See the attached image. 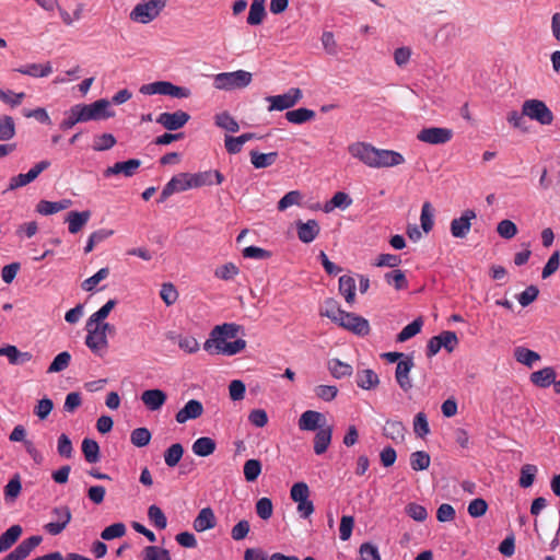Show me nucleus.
<instances>
[{"instance_id": "obj_1", "label": "nucleus", "mask_w": 560, "mask_h": 560, "mask_svg": "<svg viewBox=\"0 0 560 560\" xmlns=\"http://www.w3.org/2000/svg\"><path fill=\"white\" fill-rule=\"evenodd\" d=\"M252 73L245 70L222 72L214 77L213 85L218 90L232 91L248 86L252 82Z\"/></svg>"}, {"instance_id": "obj_2", "label": "nucleus", "mask_w": 560, "mask_h": 560, "mask_svg": "<svg viewBox=\"0 0 560 560\" xmlns=\"http://www.w3.org/2000/svg\"><path fill=\"white\" fill-rule=\"evenodd\" d=\"M51 521L46 523L43 528L51 536L60 535L69 525L72 518L71 510L68 505L55 506L50 512Z\"/></svg>"}, {"instance_id": "obj_3", "label": "nucleus", "mask_w": 560, "mask_h": 560, "mask_svg": "<svg viewBox=\"0 0 560 560\" xmlns=\"http://www.w3.org/2000/svg\"><path fill=\"white\" fill-rule=\"evenodd\" d=\"M166 0H147L137 4L130 13L133 21L149 23L153 21L165 7Z\"/></svg>"}, {"instance_id": "obj_4", "label": "nucleus", "mask_w": 560, "mask_h": 560, "mask_svg": "<svg viewBox=\"0 0 560 560\" xmlns=\"http://www.w3.org/2000/svg\"><path fill=\"white\" fill-rule=\"evenodd\" d=\"M109 102L105 98L95 101L92 104H77L82 121L98 120L102 118H110L114 112L108 110Z\"/></svg>"}, {"instance_id": "obj_5", "label": "nucleus", "mask_w": 560, "mask_h": 560, "mask_svg": "<svg viewBox=\"0 0 560 560\" xmlns=\"http://www.w3.org/2000/svg\"><path fill=\"white\" fill-rule=\"evenodd\" d=\"M523 115L541 125H551L555 117L548 106L540 100H527L523 103Z\"/></svg>"}, {"instance_id": "obj_6", "label": "nucleus", "mask_w": 560, "mask_h": 560, "mask_svg": "<svg viewBox=\"0 0 560 560\" xmlns=\"http://www.w3.org/2000/svg\"><path fill=\"white\" fill-rule=\"evenodd\" d=\"M303 97L299 88H292L281 95L268 96L266 101L270 103L268 110H284L293 107Z\"/></svg>"}, {"instance_id": "obj_7", "label": "nucleus", "mask_w": 560, "mask_h": 560, "mask_svg": "<svg viewBox=\"0 0 560 560\" xmlns=\"http://www.w3.org/2000/svg\"><path fill=\"white\" fill-rule=\"evenodd\" d=\"M337 324L340 327L362 337L368 336L371 330L368 319L354 313H349L346 311L342 314V316L339 317Z\"/></svg>"}, {"instance_id": "obj_8", "label": "nucleus", "mask_w": 560, "mask_h": 560, "mask_svg": "<svg viewBox=\"0 0 560 560\" xmlns=\"http://www.w3.org/2000/svg\"><path fill=\"white\" fill-rule=\"evenodd\" d=\"M188 179L185 184L186 187L199 188L202 186H211L213 184L220 185L224 180L223 174L218 171H205L195 174L188 173Z\"/></svg>"}, {"instance_id": "obj_9", "label": "nucleus", "mask_w": 560, "mask_h": 560, "mask_svg": "<svg viewBox=\"0 0 560 560\" xmlns=\"http://www.w3.org/2000/svg\"><path fill=\"white\" fill-rule=\"evenodd\" d=\"M349 153L369 167L375 168L377 149L370 143L357 142L349 145Z\"/></svg>"}, {"instance_id": "obj_10", "label": "nucleus", "mask_w": 560, "mask_h": 560, "mask_svg": "<svg viewBox=\"0 0 560 560\" xmlns=\"http://www.w3.org/2000/svg\"><path fill=\"white\" fill-rule=\"evenodd\" d=\"M349 153L369 167L375 168L377 149L370 143L357 142L349 145Z\"/></svg>"}, {"instance_id": "obj_11", "label": "nucleus", "mask_w": 560, "mask_h": 560, "mask_svg": "<svg viewBox=\"0 0 560 560\" xmlns=\"http://www.w3.org/2000/svg\"><path fill=\"white\" fill-rule=\"evenodd\" d=\"M453 137V131L448 128L431 127L423 128L417 136L419 141L430 144H443Z\"/></svg>"}, {"instance_id": "obj_12", "label": "nucleus", "mask_w": 560, "mask_h": 560, "mask_svg": "<svg viewBox=\"0 0 560 560\" xmlns=\"http://www.w3.org/2000/svg\"><path fill=\"white\" fill-rule=\"evenodd\" d=\"M86 330L85 345L93 353L103 357L108 348L107 337L95 325L86 327Z\"/></svg>"}, {"instance_id": "obj_13", "label": "nucleus", "mask_w": 560, "mask_h": 560, "mask_svg": "<svg viewBox=\"0 0 560 560\" xmlns=\"http://www.w3.org/2000/svg\"><path fill=\"white\" fill-rule=\"evenodd\" d=\"M415 366L413 359L411 355L405 357L397 363L395 371V378L399 387L404 392H408L412 388V383L409 377L411 369Z\"/></svg>"}, {"instance_id": "obj_14", "label": "nucleus", "mask_w": 560, "mask_h": 560, "mask_svg": "<svg viewBox=\"0 0 560 560\" xmlns=\"http://www.w3.org/2000/svg\"><path fill=\"white\" fill-rule=\"evenodd\" d=\"M476 219L474 210H465L459 218L451 222V233L454 237L464 238L470 231L471 220Z\"/></svg>"}, {"instance_id": "obj_15", "label": "nucleus", "mask_w": 560, "mask_h": 560, "mask_svg": "<svg viewBox=\"0 0 560 560\" xmlns=\"http://www.w3.org/2000/svg\"><path fill=\"white\" fill-rule=\"evenodd\" d=\"M190 116L183 110H176L174 113H162L156 118V122L162 125L167 130H177L186 125Z\"/></svg>"}, {"instance_id": "obj_16", "label": "nucleus", "mask_w": 560, "mask_h": 560, "mask_svg": "<svg viewBox=\"0 0 560 560\" xmlns=\"http://www.w3.org/2000/svg\"><path fill=\"white\" fill-rule=\"evenodd\" d=\"M140 165L141 161L138 159H130L128 161L117 162L113 166H108L103 172V175L105 177H110L114 175L122 174L126 177H130L137 172Z\"/></svg>"}, {"instance_id": "obj_17", "label": "nucleus", "mask_w": 560, "mask_h": 560, "mask_svg": "<svg viewBox=\"0 0 560 560\" xmlns=\"http://www.w3.org/2000/svg\"><path fill=\"white\" fill-rule=\"evenodd\" d=\"M187 180H189L188 173H180L172 177V179L164 186L158 201L164 202L174 192L190 189V187H186L185 185Z\"/></svg>"}, {"instance_id": "obj_18", "label": "nucleus", "mask_w": 560, "mask_h": 560, "mask_svg": "<svg viewBox=\"0 0 560 560\" xmlns=\"http://www.w3.org/2000/svg\"><path fill=\"white\" fill-rule=\"evenodd\" d=\"M203 413V406L199 400L190 399L176 415L178 423H185L188 420L197 419Z\"/></svg>"}, {"instance_id": "obj_19", "label": "nucleus", "mask_w": 560, "mask_h": 560, "mask_svg": "<svg viewBox=\"0 0 560 560\" xmlns=\"http://www.w3.org/2000/svg\"><path fill=\"white\" fill-rule=\"evenodd\" d=\"M405 162V158L396 151L377 149L375 168L392 167L400 165Z\"/></svg>"}, {"instance_id": "obj_20", "label": "nucleus", "mask_w": 560, "mask_h": 560, "mask_svg": "<svg viewBox=\"0 0 560 560\" xmlns=\"http://www.w3.org/2000/svg\"><path fill=\"white\" fill-rule=\"evenodd\" d=\"M167 399V395L162 389H147L141 395V400L144 406L151 410L155 411L162 408Z\"/></svg>"}, {"instance_id": "obj_21", "label": "nucleus", "mask_w": 560, "mask_h": 560, "mask_svg": "<svg viewBox=\"0 0 560 560\" xmlns=\"http://www.w3.org/2000/svg\"><path fill=\"white\" fill-rule=\"evenodd\" d=\"M298 237L303 243L313 242L319 234L320 228L316 220H308L307 222H296Z\"/></svg>"}, {"instance_id": "obj_22", "label": "nucleus", "mask_w": 560, "mask_h": 560, "mask_svg": "<svg viewBox=\"0 0 560 560\" xmlns=\"http://www.w3.org/2000/svg\"><path fill=\"white\" fill-rule=\"evenodd\" d=\"M217 525V518L211 508H203L194 520L192 526L196 532L212 529Z\"/></svg>"}, {"instance_id": "obj_23", "label": "nucleus", "mask_w": 560, "mask_h": 560, "mask_svg": "<svg viewBox=\"0 0 560 560\" xmlns=\"http://www.w3.org/2000/svg\"><path fill=\"white\" fill-rule=\"evenodd\" d=\"M322 420H324V416L320 412L307 410L300 417L299 428L303 431H314L324 428L320 423Z\"/></svg>"}, {"instance_id": "obj_24", "label": "nucleus", "mask_w": 560, "mask_h": 560, "mask_svg": "<svg viewBox=\"0 0 560 560\" xmlns=\"http://www.w3.org/2000/svg\"><path fill=\"white\" fill-rule=\"evenodd\" d=\"M91 218V211L85 210L82 212L70 211L67 214L66 221L69 223V232L71 234L79 233Z\"/></svg>"}, {"instance_id": "obj_25", "label": "nucleus", "mask_w": 560, "mask_h": 560, "mask_svg": "<svg viewBox=\"0 0 560 560\" xmlns=\"http://www.w3.org/2000/svg\"><path fill=\"white\" fill-rule=\"evenodd\" d=\"M332 427L320 428L314 438V452L317 455L324 454L330 445Z\"/></svg>"}, {"instance_id": "obj_26", "label": "nucleus", "mask_w": 560, "mask_h": 560, "mask_svg": "<svg viewBox=\"0 0 560 560\" xmlns=\"http://www.w3.org/2000/svg\"><path fill=\"white\" fill-rule=\"evenodd\" d=\"M556 376L557 374L555 369L547 366L539 371L533 372L530 374V381L534 385L546 388L555 382Z\"/></svg>"}, {"instance_id": "obj_27", "label": "nucleus", "mask_w": 560, "mask_h": 560, "mask_svg": "<svg viewBox=\"0 0 560 560\" xmlns=\"http://www.w3.org/2000/svg\"><path fill=\"white\" fill-rule=\"evenodd\" d=\"M215 348L218 352L234 355L246 348V341L244 339H236L234 341H225L223 338L215 339Z\"/></svg>"}, {"instance_id": "obj_28", "label": "nucleus", "mask_w": 560, "mask_h": 560, "mask_svg": "<svg viewBox=\"0 0 560 560\" xmlns=\"http://www.w3.org/2000/svg\"><path fill=\"white\" fill-rule=\"evenodd\" d=\"M23 529L20 525H12L0 536V552L10 549L22 535Z\"/></svg>"}, {"instance_id": "obj_29", "label": "nucleus", "mask_w": 560, "mask_h": 560, "mask_svg": "<svg viewBox=\"0 0 560 560\" xmlns=\"http://www.w3.org/2000/svg\"><path fill=\"white\" fill-rule=\"evenodd\" d=\"M357 384L362 389L370 390L380 384V378L373 370L365 369L357 373Z\"/></svg>"}, {"instance_id": "obj_30", "label": "nucleus", "mask_w": 560, "mask_h": 560, "mask_svg": "<svg viewBox=\"0 0 560 560\" xmlns=\"http://www.w3.org/2000/svg\"><path fill=\"white\" fill-rule=\"evenodd\" d=\"M405 432L406 428L401 421L388 420L383 428L384 435L395 442L404 441Z\"/></svg>"}, {"instance_id": "obj_31", "label": "nucleus", "mask_w": 560, "mask_h": 560, "mask_svg": "<svg viewBox=\"0 0 560 560\" xmlns=\"http://www.w3.org/2000/svg\"><path fill=\"white\" fill-rule=\"evenodd\" d=\"M215 441L208 436L197 439L192 444V452L200 457H207L215 451Z\"/></svg>"}, {"instance_id": "obj_32", "label": "nucleus", "mask_w": 560, "mask_h": 560, "mask_svg": "<svg viewBox=\"0 0 560 560\" xmlns=\"http://www.w3.org/2000/svg\"><path fill=\"white\" fill-rule=\"evenodd\" d=\"M250 162L255 168H266L271 166L277 158L278 152L260 153L258 151H250Z\"/></svg>"}, {"instance_id": "obj_33", "label": "nucleus", "mask_w": 560, "mask_h": 560, "mask_svg": "<svg viewBox=\"0 0 560 560\" xmlns=\"http://www.w3.org/2000/svg\"><path fill=\"white\" fill-rule=\"evenodd\" d=\"M339 292L345 296L347 303L352 304L355 300V281L351 276L339 278Z\"/></svg>"}, {"instance_id": "obj_34", "label": "nucleus", "mask_w": 560, "mask_h": 560, "mask_svg": "<svg viewBox=\"0 0 560 560\" xmlns=\"http://www.w3.org/2000/svg\"><path fill=\"white\" fill-rule=\"evenodd\" d=\"M70 206H71V200H69V199H63L58 202L42 200L37 205V212L48 215V214H54L61 210H65V209L69 208Z\"/></svg>"}, {"instance_id": "obj_35", "label": "nucleus", "mask_w": 560, "mask_h": 560, "mask_svg": "<svg viewBox=\"0 0 560 560\" xmlns=\"http://www.w3.org/2000/svg\"><path fill=\"white\" fill-rule=\"evenodd\" d=\"M343 313L345 311L340 308L338 302L332 298L327 299L324 302V307L319 311L320 316L328 317L336 324Z\"/></svg>"}, {"instance_id": "obj_36", "label": "nucleus", "mask_w": 560, "mask_h": 560, "mask_svg": "<svg viewBox=\"0 0 560 560\" xmlns=\"http://www.w3.org/2000/svg\"><path fill=\"white\" fill-rule=\"evenodd\" d=\"M82 452L84 458L90 464H95L100 462V446L95 440L84 439L82 442Z\"/></svg>"}, {"instance_id": "obj_37", "label": "nucleus", "mask_w": 560, "mask_h": 560, "mask_svg": "<svg viewBox=\"0 0 560 560\" xmlns=\"http://www.w3.org/2000/svg\"><path fill=\"white\" fill-rule=\"evenodd\" d=\"M265 15V0H253L247 16V23L250 25H259Z\"/></svg>"}, {"instance_id": "obj_38", "label": "nucleus", "mask_w": 560, "mask_h": 560, "mask_svg": "<svg viewBox=\"0 0 560 560\" xmlns=\"http://www.w3.org/2000/svg\"><path fill=\"white\" fill-rule=\"evenodd\" d=\"M35 549V535L23 540L9 555L12 560H24Z\"/></svg>"}, {"instance_id": "obj_39", "label": "nucleus", "mask_w": 560, "mask_h": 560, "mask_svg": "<svg viewBox=\"0 0 560 560\" xmlns=\"http://www.w3.org/2000/svg\"><path fill=\"white\" fill-rule=\"evenodd\" d=\"M315 117V112L308 108H298L285 113L288 121L296 125L304 124Z\"/></svg>"}, {"instance_id": "obj_40", "label": "nucleus", "mask_w": 560, "mask_h": 560, "mask_svg": "<svg viewBox=\"0 0 560 560\" xmlns=\"http://www.w3.org/2000/svg\"><path fill=\"white\" fill-rule=\"evenodd\" d=\"M240 329V325L225 323L223 325L215 326L211 331V337L214 339L223 338L224 340L226 338L233 339L237 336Z\"/></svg>"}, {"instance_id": "obj_41", "label": "nucleus", "mask_w": 560, "mask_h": 560, "mask_svg": "<svg viewBox=\"0 0 560 560\" xmlns=\"http://www.w3.org/2000/svg\"><path fill=\"white\" fill-rule=\"evenodd\" d=\"M183 454V445L180 443H174L164 452V462L168 467H175L182 459Z\"/></svg>"}, {"instance_id": "obj_42", "label": "nucleus", "mask_w": 560, "mask_h": 560, "mask_svg": "<svg viewBox=\"0 0 560 560\" xmlns=\"http://www.w3.org/2000/svg\"><path fill=\"white\" fill-rule=\"evenodd\" d=\"M328 369H329L331 375L336 378L350 376L353 372V369L350 364L345 363L338 359L330 360L328 362Z\"/></svg>"}, {"instance_id": "obj_43", "label": "nucleus", "mask_w": 560, "mask_h": 560, "mask_svg": "<svg viewBox=\"0 0 560 560\" xmlns=\"http://www.w3.org/2000/svg\"><path fill=\"white\" fill-rule=\"evenodd\" d=\"M430 462V455L424 451H417L410 455V466L416 471L428 469Z\"/></svg>"}, {"instance_id": "obj_44", "label": "nucleus", "mask_w": 560, "mask_h": 560, "mask_svg": "<svg viewBox=\"0 0 560 560\" xmlns=\"http://www.w3.org/2000/svg\"><path fill=\"white\" fill-rule=\"evenodd\" d=\"M142 556V560H171L170 551L158 546L144 547Z\"/></svg>"}, {"instance_id": "obj_45", "label": "nucleus", "mask_w": 560, "mask_h": 560, "mask_svg": "<svg viewBox=\"0 0 560 560\" xmlns=\"http://www.w3.org/2000/svg\"><path fill=\"white\" fill-rule=\"evenodd\" d=\"M385 281L389 285H394L396 290H404L408 287V280L405 273L399 269L385 273Z\"/></svg>"}, {"instance_id": "obj_46", "label": "nucleus", "mask_w": 560, "mask_h": 560, "mask_svg": "<svg viewBox=\"0 0 560 560\" xmlns=\"http://www.w3.org/2000/svg\"><path fill=\"white\" fill-rule=\"evenodd\" d=\"M514 357L517 362L527 366H532L534 362L540 359V355L537 352L524 347L516 348L514 351Z\"/></svg>"}, {"instance_id": "obj_47", "label": "nucleus", "mask_w": 560, "mask_h": 560, "mask_svg": "<svg viewBox=\"0 0 560 560\" xmlns=\"http://www.w3.org/2000/svg\"><path fill=\"white\" fill-rule=\"evenodd\" d=\"M148 517L151 523L158 528V529H165L167 526V520L163 511L160 506L153 504L150 505L148 509Z\"/></svg>"}, {"instance_id": "obj_48", "label": "nucleus", "mask_w": 560, "mask_h": 560, "mask_svg": "<svg viewBox=\"0 0 560 560\" xmlns=\"http://www.w3.org/2000/svg\"><path fill=\"white\" fill-rule=\"evenodd\" d=\"M215 125L230 132H237L240 129L238 122L228 112L215 116Z\"/></svg>"}, {"instance_id": "obj_49", "label": "nucleus", "mask_w": 560, "mask_h": 560, "mask_svg": "<svg viewBox=\"0 0 560 560\" xmlns=\"http://www.w3.org/2000/svg\"><path fill=\"white\" fill-rule=\"evenodd\" d=\"M244 477L247 482L255 481L261 472V463L258 459H248L244 464Z\"/></svg>"}, {"instance_id": "obj_50", "label": "nucleus", "mask_w": 560, "mask_h": 560, "mask_svg": "<svg viewBox=\"0 0 560 560\" xmlns=\"http://www.w3.org/2000/svg\"><path fill=\"white\" fill-rule=\"evenodd\" d=\"M537 467L533 464H525L521 468V477L518 483L522 488H529L535 480Z\"/></svg>"}, {"instance_id": "obj_51", "label": "nucleus", "mask_w": 560, "mask_h": 560, "mask_svg": "<svg viewBox=\"0 0 560 560\" xmlns=\"http://www.w3.org/2000/svg\"><path fill=\"white\" fill-rule=\"evenodd\" d=\"M422 319L421 317L415 319L412 323L408 324L406 327L402 328V330L397 335V341L404 342L417 334L420 332L422 327Z\"/></svg>"}, {"instance_id": "obj_52", "label": "nucleus", "mask_w": 560, "mask_h": 560, "mask_svg": "<svg viewBox=\"0 0 560 560\" xmlns=\"http://www.w3.org/2000/svg\"><path fill=\"white\" fill-rule=\"evenodd\" d=\"M116 303V300L107 301L97 312L91 315L86 322V327H92L94 323L103 322L115 307Z\"/></svg>"}, {"instance_id": "obj_53", "label": "nucleus", "mask_w": 560, "mask_h": 560, "mask_svg": "<svg viewBox=\"0 0 560 560\" xmlns=\"http://www.w3.org/2000/svg\"><path fill=\"white\" fill-rule=\"evenodd\" d=\"M71 361V354L68 351L60 352L56 355L49 365L47 373H58L66 370Z\"/></svg>"}, {"instance_id": "obj_54", "label": "nucleus", "mask_w": 560, "mask_h": 560, "mask_svg": "<svg viewBox=\"0 0 560 560\" xmlns=\"http://www.w3.org/2000/svg\"><path fill=\"white\" fill-rule=\"evenodd\" d=\"M130 441L137 447H144L151 441V432L147 428H137L131 432Z\"/></svg>"}, {"instance_id": "obj_55", "label": "nucleus", "mask_w": 560, "mask_h": 560, "mask_svg": "<svg viewBox=\"0 0 560 560\" xmlns=\"http://www.w3.org/2000/svg\"><path fill=\"white\" fill-rule=\"evenodd\" d=\"M517 231L516 224L509 219L500 221L497 225L498 234L505 240L513 238L517 234Z\"/></svg>"}, {"instance_id": "obj_56", "label": "nucleus", "mask_w": 560, "mask_h": 560, "mask_svg": "<svg viewBox=\"0 0 560 560\" xmlns=\"http://www.w3.org/2000/svg\"><path fill=\"white\" fill-rule=\"evenodd\" d=\"M420 221H421L422 230L425 233H429L432 230L433 224H434V221H433V209H432V206H431V203L429 201H425L422 205Z\"/></svg>"}, {"instance_id": "obj_57", "label": "nucleus", "mask_w": 560, "mask_h": 560, "mask_svg": "<svg viewBox=\"0 0 560 560\" xmlns=\"http://www.w3.org/2000/svg\"><path fill=\"white\" fill-rule=\"evenodd\" d=\"M413 431L417 436L424 438L430 433V427L424 412H418L413 419Z\"/></svg>"}, {"instance_id": "obj_58", "label": "nucleus", "mask_w": 560, "mask_h": 560, "mask_svg": "<svg viewBox=\"0 0 560 560\" xmlns=\"http://www.w3.org/2000/svg\"><path fill=\"white\" fill-rule=\"evenodd\" d=\"M108 275H109L108 268H101L95 275L85 279L82 282L81 287L84 291L90 292L96 287V284H98L102 280L107 278Z\"/></svg>"}, {"instance_id": "obj_59", "label": "nucleus", "mask_w": 560, "mask_h": 560, "mask_svg": "<svg viewBox=\"0 0 560 560\" xmlns=\"http://www.w3.org/2000/svg\"><path fill=\"white\" fill-rule=\"evenodd\" d=\"M167 81H156L153 83L144 84L140 88V93L144 95L161 94L166 95L167 93Z\"/></svg>"}, {"instance_id": "obj_60", "label": "nucleus", "mask_w": 560, "mask_h": 560, "mask_svg": "<svg viewBox=\"0 0 560 560\" xmlns=\"http://www.w3.org/2000/svg\"><path fill=\"white\" fill-rule=\"evenodd\" d=\"M436 337L441 348L443 347L447 352H452L458 345V338L454 331H442Z\"/></svg>"}, {"instance_id": "obj_61", "label": "nucleus", "mask_w": 560, "mask_h": 560, "mask_svg": "<svg viewBox=\"0 0 560 560\" xmlns=\"http://www.w3.org/2000/svg\"><path fill=\"white\" fill-rule=\"evenodd\" d=\"M126 534V526L124 523H114L107 526L101 534L104 540H112L114 538L122 537Z\"/></svg>"}, {"instance_id": "obj_62", "label": "nucleus", "mask_w": 560, "mask_h": 560, "mask_svg": "<svg viewBox=\"0 0 560 560\" xmlns=\"http://www.w3.org/2000/svg\"><path fill=\"white\" fill-rule=\"evenodd\" d=\"M273 505L269 498H261L256 502V513L257 515L267 521L272 516Z\"/></svg>"}, {"instance_id": "obj_63", "label": "nucleus", "mask_w": 560, "mask_h": 560, "mask_svg": "<svg viewBox=\"0 0 560 560\" xmlns=\"http://www.w3.org/2000/svg\"><path fill=\"white\" fill-rule=\"evenodd\" d=\"M116 144V138L112 133H103L95 138L93 150L105 151L112 149Z\"/></svg>"}, {"instance_id": "obj_64", "label": "nucleus", "mask_w": 560, "mask_h": 560, "mask_svg": "<svg viewBox=\"0 0 560 560\" xmlns=\"http://www.w3.org/2000/svg\"><path fill=\"white\" fill-rule=\"evenodd\" d=\"M361 560H381L378 549L371 542H364L359 549Z\"/></svg>"}]
</instances>
